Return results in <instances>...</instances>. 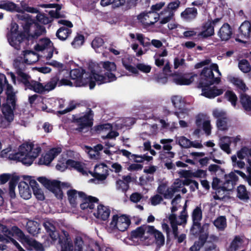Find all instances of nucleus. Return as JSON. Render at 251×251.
<instances>
[{"instance_id": "obj_1", "label": "nucleus", "mask_w": 251, "mask_h": 251, "mask_svg": "<svg viewBox=\"0 0 251 251\" xmlns=\"http://www.w3.org/2000/svg\"><path fill=\"white\" fill-rule=\"evenodd\" d=\"M33 144H23L19 149V151L14 153H10L8 159L11 160L21 162L26 166L31 165L34 159L41 151L40 147L34 148Z\"/></svg>"}, {"instance_id": "obj_2", "label": "nucleus", "mask_w": 251, "mask_h": 251, "mask_svg": "<svg viewBox=\"0 0 251 251\" xmlns=\"http://www.w3.org/2000/svg\"><path fill=\"white\" fill-rule=\"evenodd\" d=\"M66 73V77H70L75 80L74 85L76 87L85 86L89 85L90 89H93L95 86L93 81V74L94 70L91 73H86L85 70L82 69H75L70 71L64 70Z\"/></svg>"}, {"instance_id": "obj_3", "label": "nucleus", "mask_w": 251, "mask_h": 251, "mask_svg": "<svg viewBox=\"0 0 251 251\" xmlns=\"http://www.w3.org/2000/svg\"><path fill=\"white\" fill-rule=\"evenodd\" d=\"M24 59L22 61L16 59L14 60V66L16 69L17 75V82L18 84L24 81L23 77L26 76V78L30 77V76L26 73H24L26 67V64L30 65L35 63L38 60L37 53L33 50H25L23 51Z\"/></svg>"}, {"instance_id": "obj_4", "label": "nucleus", "mask_w": 251, "mask_h": 251, "mask_svg": "<svg viewBox=\"0 0 251 251\" xmlns=\"http://www.w3.org/2000/svg\"><path fill=\"white\" fill-rule=\"evenodd\" d=\"M221 81V78H215L214 80H209L204 77H200L198 84V87L201 89V95L209 99L222 95L224 90L222 89H218L216 86L210 87V85L214 84H219Z\"/></svg>"}, {"instance_id": "obj_5", "label": "nucleus", "mask_w": 251, "mask_h": 251, "mask_svg": "<svg viewBox=\"0 0 251 251\" xmlns=\"http://www.w3.org/2000/svg\"><path fill=\"white\" fill-rule=\"evenodd\" d=\"M94 116V112L90 108L83 115H73L72 122L77 126L76 130L82 132L85 128L91 127L93 125Z\"/></svg>"}, {"instance_id": "obj_6", "label": "nucleus", "mask_w": 251, "mask_h": 251, "mask_svg": "<svg viewBox=\"0 0 251 251\" xmlns=\"http://www.w3.org/2000/svg\"><path fill=\"white\" fill-rule=\"evenodd\" d=\"M68 78L66 77V73H65L64 70L59 71L54 76L50 78V81L47 83V89L49 90H53L57 85L58 86H73V82Z\"/></svg>"}, {"instance_id": "obj_7", "label": "nucleus", "mask_w": 251, "mask_h": 251, "mask_svg": "<svg viewBox=\"0 0 251 251\" xmlns=\"http://www.w3.org/2000/svg\"><path fill=\"white\" fill-rule=\"evenodd\" d=\"M37 179L45 187L52 192L56 198L60 200L62 199L63 193L61 188V182L60 181L50 180L43 176L39 177Z\"/></svg>"}, {"instance_id": "obj_8", "label": "nucleus", "mask_w": 251, "mask_h": 251, "mask_svg": "<svg viewBox=\"0 0 251 251\" xmlns=\"http://www.w3.org/2000/svg\"><path fill=\"white\" fill-rule=\"evenodd\" d=\"M221 19V18H217L213 20L208 19L207 21L203 22L201 26V31L197 34L198 38L205 39L213 36L214 34V26Z\"/></svg>"}, {"instance_id": "obj_9", "label": "nucleus", "mask_w": 251, "mask_h": 251, "mask_svg": "<svg viewBox=\"0 0 251 251\" xmlns=\"http://www.w3.org/2000/svg\"><path fill=\"white\" fill-rule=\"evenodd\" d=\"M130 223V220L127 216L123 215L118 217V215L116 214L112 217L110 225L113 226L119 231L123 232L127 229Z\"/></svg>"}, {"instance_id": "obj_10", "label": "nucleus", "mask_w": 251, "mask_h": 251, "mask_svg": "<svg viewBox=\"0 0 251 251\" xmlns=\"http://www.w3.org/2000/svg\"><path fill=\"white\" fill-rule=\"evenodd\" d=\"M171 101L174 107L179 110L176 111L174 114L177 117L178 119L184 118V115L186 113L185 108V101L181 96L176 95L173 96L171 97Z\"/></svg>"}, {"instance_id": "obj_11", "label": "nucleus", "mask_w": 251, "mask_h": 251, "mask_svg": "<svg viewBox=\"0 0 251 251\" xmlns=\"http://www.w3.org/2000/svg\"><path fill=\"white\" fill-rule=\"evenodd\" d=\"M62 151L60 147L52 148L45 154H42L38 160L39 165L49 166L52 160Z\"/></svg>"}, {"instance_id": "obj_12", "label": "nucleus", "mask_w": 251, "mask_h": 251, "mask_svg": "<svg viewBox=\"0 0 251 251\" xmlns=\"http://www.w3.org/2000/svg\"><path fill=\"white\" fill-rule=\"evenodd\" d=\"M30 78L31 77L26 78V76L24 75V81L21 82V84L24 86L25 90L29 89L39 94H41L45 91V87L41 83L32 79L30 80Z\"/></svg>"}, {"instance_id": "obj_13", "label": "nucleus", "mask_w": 251, "mask_h": 251, "mask_svg": "<svg viewBox=\"0 0 251 251\" xmlns=\"http://www.w3.org/2000/svg\"><path fill=\"white\" fill-rule=\"evenodd\" d=\"M213 115L217 119L216 126L219 130L226 131L228 129L227 125L228 118L226 112L215 109L213 112Z\"/></svg>"}, {"instance_id": "obj_14", "label": "nucleus", "mask_w": 251, "mask_h": 251, "mask_svg": "<svg viewBox=\"0 0 251 251\" xmlns=\"http://www.w3.org/2000/svg\"><path fill=\"white\" fill-rule=\"evenodd\" d=\"M78 197L81 199L82 203L80 204L82 210H92L95 207V203H98L99 199L96 197L87 196L84 192L80 191L78 193Z\"/></svg>"}, {"instance_id": "obj_15", "label": "nucleus", "mask_w": 251, "mask_h": 251, "mask_svg": "<svg viewBox=\"0 0 251 251\" xmlns=\"http://www.w3.org/2000/svg\"><path fill=\"white\" fill-rule=\"evenodd\" d=\"M225 181L223 183L222 188L224 191H232L237 184L238 181V176L233 172L224 175Z\"/></svg>"}, {"instance_id": "obj_16", "label": "nucleus", "mask_w": 251, "mask_h": 251, "mask_svg": "<svg viewBox=\"0 0 251 251\" xmlns=\"http://www.w3.org/2000/svg\"><path fill=\"white\" fill-rule=\"evenodd\" d=\"M26 38V36L24 32L7 35V39L9 44L17 50L20 49L21 43Z\"/></svg>"}, {"instance_id": "obj_17", "label": "nucleus", "mask_w": 251, "mask_h": 251, "mask_svg": "<svg viewBox=\"0 0 251 251\" xmlns=\"http://www.w3.org/2000/svg\"><path fill=\"white\" fill-rule=\"evenodd\" d=\"M180 4V1L179 0H176L174 1H171L168 3L167 6L162 10L160 14H157V16L154 17V21L153 22H150L149 24L147 23L148 26H150L154 25L156 23L159 19L160 17L165 15L166 13L172 12L174 13V12L179 7Z\"/></svg>"}, {"instance_id": "obj_18", "label": "nucleus", "mask_w": 251, "mask_h": 251, "mask_svg": "<svg viewBox=\"0 0 251 251\" xmlns=\"http://www.w3.org/2000/svg\"><path fill=\"white\" fill-rule=\"evenodd\" d=\"M116 79L117 77L112 72H107L105 73V75H102L96 73L94 70L93 81L95 84L97 83L98 85H100L103 83L113 81L116 80Z\"/></svg>"}, {"instance_id": "obj_19", "label": "nucleus", "mask_w": 251, "mask_h": 251, "mask_svg": "<svg viewBox=\"0 0 251 251\" xmlns=\"http://www.w3.org/2000/svg\"><path fill=\"white\" fill-rule=\"evenodd\" d=\"M92 176L98 180L103 181L108 176V171L106 164L102 163L95 166Z\"/></svg>"}, {"instance_id": "obj_20", "label": "nucleus", "mask_w": 251, "mask_h": 251, "mask_svg": "<svg viewBox=\"0 0 251 251\" xmlns=\"http://www.w3.org/2000/svg\"><path fill=\"white\" fill-rule=\"evenodd\" d=\"M63 236L59 237V244L61 247V251H73V244L69 233L62 230Z\"/></svg>"}, {"instance_id": "obj_21", "label": "nucleus", "mask_w": 251, "mask_h": 251, "mask_svg": "<svg viewBox=\"0 0 251 251\" xmlns=\"http://www.w3.org/2000/svg\"><path fill=\"white\" fill-rule=\"evenodd\" d=\"M213 71L218 73L221 75V73L219 70L218 66L217 64H212L210 68L204 67L201 74V77H204L206 79L214 80L215 78H220L219 77H215Z\"/></svg>"}, {"instance_id": "obj_22", "label": "nucleus", "mask_w": 251, "mask_h": 251, "mask_svg": "<svg viewBox=\"0 0 251 251\" xmlns=\"http://www.w3.org/2000/svg\"><path fill=\"white\" fill-rule=\"evenodd\" d=\"M233 34L232 29L228 23H224L220 28L218 35L222 41H228Z\"/></svg>"}, {"instance_id": "obj_23", "label": "nucleus", "mask_w": 251, "mask_h": 251, "mask_svg": "<svg viewBox=\"0 0 251 251\" xmlns=\"http://www.w3.org/2000/svg\"><path fill=\"white\" fill-rule=\"evenodd\" d=\"M173 81L177 85H188L190 84L193 81V77L190 78L186 77L185 75L181 73L172 74L171 75Z\"/></svg>"}, {"instance_id": "obj_24", "label": "nucleus", "mask_w": 251, "mask_h": 251, "mask_svg": "<svg viewBox=\"0 0 251 251\" xmlns=\"http://www.w3.org/2000/svg\"><path fill=\"white\" fill-rule=\"evenodd\" d=\"M238 37L242 39H249L251 34V23L248 21H244L238 29Z\"/></svg>"}, {"instance_id": "obj_25", "label": "nucleus", "mask_w": 251, "mask_h": 251, "mask_svg": "<svg viewBox=\"0 0 251 251\" xmlns=\"http://www.w3.org/2000/svg\"><path fill=\"white\" fill-rule=\"evenodd\" d=\"M198 16L197 9L195 7H187L181 13V17L186 22H190Z\"/></svg>"}, {"instance_id": "obj_26", "label": "nucleus", "mask_w": 251, "mask_h": 251, "mask_svg": "<svg viewBox=\"0 0 251 251\" xmlns=\"http://www.w3.org/2000/svg\"><path fill=\"white\" fill-rule=\"evenodd\" d=\"M29 183L32 188L33 193L36 198L39 201H44L45 197L43 191L39 187L37 182L34 179H29Z\"/></svg>"}, {"instance_id": "obj_27", "label": "nucleus", "mask_w": 251, "mask_h": 251, "mask_svg": "<svg viewBox=\"0 0 251 251\" xmlns=\"http://www.w3.org/2000/svg\"><path fill=\"white\" fill-rule=\"evenodd\" d=\"M28 185L26 182L21 181L19 183L18 188L19 194L22 198L25 200H28L31 197V191Z\"/></svg>"}, {"instance_id": "obj_28", "label": "nucleus", "mask_w": 251, "mask_h": 251, "mask_svg": "<svg viewBox=\"0 0 251 251\" xmlns=\"http://www.w3.org/2000/svg\"><path fill=\"white\" fill-rule=\"evenodd\" d=\"M110 210L106 206L102 204H99L97 207V211L94 213V215L98 219L103 221H106L109 217Z\"/></svg>"}, {"instance_id": "obj_29", "label": "nucleus", "mask_w": 251, "mask_h": 251, "mask_svg": "<svg viewBox=\"0 0 251 251\" xmlns=\"http://www.w3.org/2000/svg\"><path fill=\"white\" fill-rule=\"evenodd\" d=\"M236 197L239 200L248 201L250 199V193L247 191L246 186L243 184H240L236 189Z\"/></svg>"}, {"instance_id": "obj_30", "label": "nucleus", "mask_w": 251, "mask_h": 251, "mask_svg": "<svg viewBox=\"0 0 251 251\" xmlns=\"http://www.w3.org/2000/svg\"><path fill=\"white\" fill-rule=\"evenodd\" d=\"M0 9L7 11L14 12L20 11L18 7V4L9 0H4L0 3Z\"/></svg>"}, {"instance_id": "obj_31", "label": "nucleus", "mask_w": 251, "mask_h": 251, "mask_svg": "<svg viewBox=\"0 0 251 251\" xmlns=\"http://www.w3.org/2000/svg\"><path fill=\"white\" fill-rule=\"evenodd\" d=\"M240 102L246 111H251V97L246 93H241L239 95Z\"/></svg>"}, {"instance_id": "obj_32", "label": "nucleus", "mask_w": 251, "mask_h": 251, "mask_svg": "<svg viewBox=\"0 0 251 251\" xmlns=\"http://www.w3.org/2000/svg\"><path fill=\"white\" fill-rule=\"evenodd\" d=\"M230 81L237 88L238 92L240 94L245 93L249 90L244 81L239 78L233 77Z\"/></svg>"}, {"instance_id": "obj_33", "label": "nucleus", "mask_w": 251, "mask_h": 251, "mask_svg": "<svg viewBox=\"0 0 251 251\" xmlns=\"http://www.w3.org/2000/svg\"><path fill=\"white\" fill-rule=\"evenodd\" d=\"M5 235H10L12 237L16 236L22 239L25 240L26 237L24 232L17 226H13L11 229L7 227V231L5 232Z\"/></svg>"}, {"instance_id": "obj_34", "label": "nucleus", "mask_w": 251, "mask_h": 251, "mask_svg": "<svg viewBox=\"0 0 251 251\" xmlns=\"http://www.w3.org/2000/svg\"><path fill=\"white\" fill-rule=\"evenodd\" d=\"M25 242L29 247V248H27L28 250L31 251L32 250V248H33L34 250L36 251H45V249L43 245L34 239H29L28 238H26V239L25 240Z\"/></svg>"}, {"instance_id": "obj_35", "label": "nucleus", "mask_w": 251, "mask_h": 251, "mask_svg": "<svg viewBox=\"0 0 251 251\" xmlns=\"http://www.w3.org/2000/svg\"><path fill=\"white\" fill-rule=\"evenodd\" d=\"M202 217V212L200 206H197L193 211L192 218L193 226H200V222Z\"/></svg>"}, {"instance_id": "obj_36", "label": "nucleus", "mask_w": 251, "mask_h": 251, "mask_svg": "<svg viewBox=\"0 0 251 251\" xmlns=\"http://www.w3.org/2000/svg\"><path fill=\"white\" fill-rule=\"evenodd\" d=\"M72 32L71 29L65 26H62L57 30L56 35L60 40L64 41L70 35Z\"/></svg>"}, {"instance_id": "obj_37", "label": "nucleus", "mask_w": 251, "mask_h": 251, "mask_svg": "<svg viewBox=\"0 0 251 251\" xmlns=\"http://www.w3.org/2000/svg\"><path fill=\"white\" fill-rule=\"evenodd\" d=\"M79 192L75 189H70L67 192L68 200L73 207H75L77 205V196Z\"/></svg>"}, {"instance_id": "obj_38", "label": "nucleus", "mask_w": 251, "mask_h": 251, "mask_svg": "<svg viewBox=\"0 0 251 251\" xmlns=\"http://www.w3.org/2000/svg\"><path fill=\"white\" fill-rule=\"evenodd\" d=\"M66 164H67V168H74L78 172L83 174L85 172L82 164L79 161L69 159L66 161Z\"/></svg>"}, {"instance_id": "obj_39", "label": "nucleus", "mask_w": 251, "mask_h": 251, "mask_svg": "<svg viewBox=\"0 0 251 251\" xmlns=\"http://www.w3.org/2000/svg\"><path fill=\"white\" fill-rule=\"evenodd\" d=\"M85 42V37L83 35L77 33L71 43V45L74 48H79L82 46Z\"/></svg>"}, {"instance_id": "obj_40", "label": "nucleus", "mask_w": 251, "mask_h": 251, "mask_svg": "<svg viewBox=\"0 0 251 251\" xmlns=\"http://www.w3.org/2000/svg\"><path fill=\"white\" fill-rule=\"evenodd\" d=\"M225 97L231 103L233 106H236L238 98L234 92L231 90H227L225 93Z\"/></svg>"}, {"instance_id": "obj_41", "label": "nucleus", "mask_w": 251, "mask_h": 251, "mask_svg": "<svg viewBox=\"0 0 251 251\" xmlns=\"http://www.w3.org/2000/svg\"><path fill=\"white\" fill-rule=\"evenodd\" d=\"M238 67L239 69L244 73L250 72L251 69L250 63L245 59H242L239 61Z\"/></svg>"}, {"instance_id": "obj_42", "label": "nucleus", "mask_w": 251, "mask_h": 251, "mask_svg": "<svg viewBox=\"0 0 251 251\" xmlns=\"http://www.w3.org/2000/svg\"><path fill=\"white\" fill-rule=\"evenodd\" d=\"M213 223L217 228L224 230L226 226V220L225 216H220L214 221Z\"/></svg>"}, {"instance_id": "obj_43", "label": "nucleus", "mask_w": 251, "mask_h": 251, "mask_svg": "<svg viewBox=\"0 0 251 251\" xmlns=\"http://www.w3.org/2000/svg\"><path fill=\"white\" fill-rule=\"evenodd\" d=\"M37 21L43 25H47L50 23L52 19L49 18L45 13L39 12L36 17Z\"/></svg>"}, {"instance_id": "obj_44", "label": "nucleus", "mask_w": 251, "mask_h": 251, "mask_svg": "<svg viewBox=\"0 0 251 251\" xmlns=\"http://www.w3.org/2000/svg\"><path fill=\"white\" fill-rule=\"evenodd\" d=\"M243 243V240L239 236H235L230 245V249L232 251H236L240 245Z\"/></svg>"}, {"instance_id": "obj_45", "label": "nucleus", "mask_w": 251, "mask_h": 251, "mask_svg": "<svg viewBox=\"0 0 251 251\" xmlns=\"http://www.w3.org/2000/svg\"><path fill=\"white\" fill-rule=\"evenodd\" d=\"M220 178L215 177L213 178L212 182V188L217 191L218 193H220L221 190L224 191V189L222 188L223 183Z\"/></svg>"}, {"instance_id": "obj_46", "label": "nucleus", "mask_w": 251, "mask_h": 251, "mask_svg": "<svg viewBox=\"0 0 251 251\" xmlns=\"http://www.w3.org/2000/svg\"><path fill=\"white\" fill-rule=\"evenodd\" d=\"M145 229L143 226L138 227L136 229L132 230L130 235L132 238L142 237L145 234Z\"/></svg>"}, {"instance_id": "obj_47", "label": "nucleus", "mask_w": 251, "mask_h": 251, "mask_svg": "<svg viewBox=\"0 0 251 251\" xmlns=\"http://www.w3.org/2000/svg\"><path fill=\"white\" fill-rule=\"evenodd\" d=\"M223 140H227L228 141V143H221L220 144V148L225 151L227 154H230L231 153V150L230 148V145L231 142L229 141V137L227 136H224Z\"/></svg>"}, {"instance_id": "obj_48", "label": "nucleus", "mask_w": 251, "mask_h": 251, "mask_svg": "<svg viewBox=\"0 0 251 251\" xmlns=\"http://www.w3.org/2000/svg\"><path fill=\"white\" fill-rule=\"evenodd\" d=\"M178 143L182 148L186 149L191 148V141L185 136H180L178 139Z\"/></svg>"}, {"instance_id": "obj_49", "label": "nucleus", "mask_w": 251, "mask_h": 251, "mask_svg": "<svg viewBox=\"0 0 251 251\" xmlns=\"http://www.w3.org/2000/svg\"><path fill=\"white\" fill-rule=\"evenodd\" d=\"M103 68L108 72H115L116 70V65L114 62L108 61L101 62Z\"/></svg>"}, {"instance_id": "obj_50", "label": "nucleus", "mask_w": 251, "mask_h": 251, "mask_svg": "<svg viewBox=\"0 0 251 251\" xmlns=\"http://www.w3.org/2000/svg\"><path fill=\"white\" fill-rule=\"evenodd\" d=\"M104 41L102 38L99 37H95L92 42L91 45L92 48L96 50L101 47L104 44Z\"/></svg>"}, {"instance_id": "obj_51", "label": "nucleus", "mask_w": 251, "mask_h": 251, "mask_svg": "<svg viewBox=\"0 0 251 251\" xmlns=\"http://www.w3.org/2000/svg\"><path fill=\"white\" fill-rule=\"evenodd\" d=\"M116 187L118 190H121L123 192L126 193L129 189V184L125 183L124 180L119 179L116 181Z\"/></svg>"}, {"instance_id": "obj_52", "label": "nucleus", "mask_w": 251, "mask_h": 251, "mask_svg": "<svg viewBox=\"0 0 251 251\" xmlns=\"http://www.w3.org/2000/svg\"><path fill=\"white\" fill-rule=\"evenodd\" d=\"M75 250L77 251H83L84 241L80 236H76L74 241Z\"/></svg>"}, {"instance_id": "obj_53", "label": "nucleus", "mask_w": 251, "mask_h": 251, "mask_svg": "<svg viewBox=\"0 0 251 251\" xmlns=\"http://www.w3.org/2000/svg\"><path fill=\"white\" fill-rule=\"evenodd\" d=\"M249 148L247 146L242 147L240 150L237 152V156L240 159H243L246 156H249Z\"/></svg>"}, {"instance_id": "obj_54", "label": "nucleus", "mask_w": 251, "mask_h": 251, "mask_svg": "<svg viewBox=\"0 0 251 251\" xmlns=\"http://www.w3.org/2000/svg\"><path fill=\"white\" fill-rule=\"evenodd\" d=\"M191 233L194 235L204 234V227L201 226V224H200V226H192L190 228Z\"/></svg>"}, {"instance_id": "obj_55", "label": "nucleus", "mask_w": 251, "mask_h": 251, "mask_svg": "<svg viewBox=\"0 0 251 251\" xmlns=\"http://www.w3.org/2000/svg\"><path fill=\"white\" fill-rule=\"evenodd\" d=\"M201 128L207 135H209L211 132V126L210 121H204Z\"/></svg>"}, {"instance_id": "obj_56", "label": "nucleus", "mask_w": 251, "mask_h": 251, "mask_svg": "<svg viewBox=\"0 0 251 251\" xmlns=\"http://www.w3.org/2000/svg\"><path fill=\"white\" fill-rule=\"evenodd\" d=\"M136 39L139 42L140 44L144 47H149L151 43L150 42L144 41V36L142 33H136Z\"/></svg>"}, {"instance_id": "obj_57", "label": "nucleus", "mask_w": 251, "mask_h": 251, "mask_svg": "<svg viewBox=\"0 0 251 251\" xmlns=\"http://www.w3.org/2000/svg\"><path fill=\"white\" fill-rule=\"evenodd\" d=\"M137 69L144 73H149L151 70V67L149 65H146L143 63H138L136 65Z\"/></svg>"}, {"instance_id": "obj_58", "label": "nucleus", "mask_w": 251, "mask_h": 251, "mask_svg": "<svg viewBox=\"0 0 251 251\" xmlns=\"http://www.w3.org/2000/svg\"><path fill=\"white\" fill-rule=\"evenodd\" d=\"M166 14H167V15L163 17L159 22L160 25L168 23L173 19L175 15V14L172 12L166 13Z\"/></svg>"}, {"instance_id": "obj_59", "label": "nucleus", "mask_w": 251, "mask_h": 251, "mask_svg": "<svg viewBox=\"0 0 251 251\" xmlns=\"http://www.w3.org/2000/svg\"><path fill=\"white\" fill-rule=\"evenodd\" d=\"M60 10H57L56 9H55V10H50L49 12V14L50 15L51 19H52L53 18L54 19H59L61 18H65V16L64 14H61L60 13Z\"/></svg>"}, {"instance_id": "obj_60", "label": "nucleus", "mask_w": 251, "mask_h": 251, "mask_svg": "<svg viewBox=\"0 0 251 251\" xmlns=\"http://www.w3.org/2000/svg\"><path fill=\"white\" fill-rule=\"evenodd\" d=\"M156 242L160 244H163L164 243L165 239L163 234L158 230L154 234Z\"/></svg>"}, {"instance_id": "obj_61", "label": "nucleus", "mask_w": 251, "mask_h": 251, "mask_svg": "<svg viewBox=\"0 0 251 251\" xmlns=\"http://www.w3.org/2000/svg\"><path fill=\"white\" fill-rule=\"evenodd\" d=\"M19 180V177L18 176H13L9 182V189H15Z\"/></svg>"}, {"instance_id": "obj_62", "label": "nucleus", "mask_w": 251, "mask_h": 251, "mask_svg": "<svg viewBox=\"0 0 251 251\" xmlns=\"http://www.w3.org/2000/svg\"><path fill=\"white\" fill-rule=\"evenodd\" d=\"M163 200V198L158 194H156L151 198V203L154 206L159 204Z\"/></svg>"}, {"instance_id": "obj_63", "label": "nucleus", "mask_w": 251, "mask_h": 251, "mask_svg": "<svg viewBox=\"0 0 251 251\" xmlns=\"http://www.w3.org/2000/svg\"><path fill=\"white\" fill-rule=\"evenodd\" d=\"M176 189L175 187L168 188L164 194V198L165 199H171L173 197L174 193L176 192Z\"/></svg>"}, {"instance_id": "obj_64", "label": "nucleus", "mask_w": 251, "mask_h": 251, "mask_svg": "<svg viewBox=\"0 0 251 251\" xmlns=\"http://www.w3.org/2000/svg\"><path fill=\"white\" fill-rule=\"evenodd\" d=\"M142 198L143 196L141 194L138 192H135L131 195L130 200L134 203H137L140 201Z\"/></svg>"}]
</instances>
